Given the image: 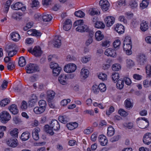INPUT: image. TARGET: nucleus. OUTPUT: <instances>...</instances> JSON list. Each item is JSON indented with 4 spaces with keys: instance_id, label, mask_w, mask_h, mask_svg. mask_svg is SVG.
I'll use <instances>...</instances> for the list:
<instances>
[{
    "instance_id": "13d9d810",
    "label": "nucleus",
    "mask_w": 151,
    "mask_h": 151,
    "mask_svg": "<svg viewBox=\"0 0 151 151\" xmlns=\"http://www.w3.org/2000/svg\"><path fill=\"white\" fill-rule=\"evenodd\" d=\"M109 45L110 42L108 40H106L102 42L101 45L102 47L105 48L109 47Z\"/></svg>"
},
{
    "instance_id": "37998d69",
    "label": "nucleus",
    "mask_w": 151,
    "mask_h": 151,
    "mask_svg": "<svg viewBox=\"0 0 151 151\" xmlns=\"http://www.w3.org/2000/svg\"><path fill=\"white\" fill-rule=\"evenodd\" d=\"M99 12L98 10L96 9H91L89 10L88 12L90 15H94L98 14Z\"/></svg>"
},
{
    "instance_id": "5701e85b",
    "label": "nucleus",
    "mask_w": 151,
    "mask_h": 151,
    "mask_svg": "<svg viewBox=\"0 0 151 151\" xmlns=\"http://www.w3.org/2000/svg\"><path fill=\"white\" fill-rule=\"evenodd\" d=\"M10 112L14 114H17L19 112L17 106L15 104H12L9 107Z\"/></svg>"
},
{
    "instance_id": "ea45409f",
    "label": "nucleus",
    "mask_w": 151,
    "mask_h": 151,
    "mask_svg": "<svg viewBox=\"0 0 151 151\" xmlns=\"http://www.w3.org/2000/svg\"><path fill=\"white\" fill-rule=\"evenodd\" d=\"M18 129H14L10 132V135L14 138L17 137L18 136Z\"/></svg>"
},
{
    "instance_id": "393cba45",
    "label": "nucleus",
    "mask_w": 151,
    "mask_h": 151,
    "mask_svg": "<svg viewBox=\"0 0 151 151\" xmlns=\"http://www.w3.org/2000/svg\"><path fill=\"white\" fill-rule=\"evenodd\" d=\"M11 38L12 40L15 41H18L20 38L19 34L17 32H13L11 34Z\"/></svg>"
},
{
    "instance_id": "a19ab883",
    "label": "nucleus",
    "mask_w": 151,
    "mask_h": 151,
    "mask_svg": "<svg viewBox=\"0 0 151 151\" xmlns=\"http://www.w3.org/2000/svg\"><path fill=\"white\" fill-rule=\"evenodd\" d=\"M126 107L127 108L130 109L133 106L132 104L130 101L129 99H126L124 102Z\"/></svg>"
},
{
    "instance_id": "cd10ccee",
    "label": "nucleus",
    "mask_w": 151,
    "mask_h": 151,
    "mask_svg": "<svg viewBox=\"0 0 151 151\" xmlns=\"http://www.w3.org/2000/svg\"><path fill=\"white\" fill-rule=\"evenodd\" d=\"M45 109L41 107L36 106L33 109L34 112L36 114H40L43 113Z\"/></svg>"
},
{
    "instance_id": "774afa93",
    "label": "nucleus",
    "mask_w": 151,
    "mask_h": 151,
    "mask_svg": "<svg viewBox=\"0 0 151 151\" xmlns=\"http://www.w3.org/2000/svg\"><path fill=\"white\" fill-rule=\"evenodd\" d=\"M116 5L118 6H124L126 4V1L125 0H119L116 3Z\"/></svg>"
},
{
    "instance_id": "49530a36",
    "label": "nucleus",
    "mask_w": 151,
    "mask_h": 151,
    "mask_svg": "<svg viewBox=\"0 0 151 151\" xmlns=\"http://www.w3.org/2000/svg\"><path fill=\"white\" fill-rule=\"evenodd\" d=\"M112 79L114 81H117L118 79L119 78V74L118 72H114L113 73L111 76Z\"/></svg>"
},
{
    "instance_id": "39448f33",
    "label": "nucleus",
    "mask_w": 151,
    "mask_h": 151,
    "mask_svg": "<svg viewBox=\"0 0 151 151\" xmlns=\"http://www.w3.org/2000/svg\"><path fill=\"white\" fill-rule=\"evenodd\" d=\"M0 117L1 122L6 123L10 119L11 116L8 112L6 111H4L1 113Z\"/></svg>"
},
{
    "instance_id": "4be33fe9",
    "label": "nucleus",
    "mask_w": 151,
    "mask_h": 151,
    "mask_svg": "<svg viewBox=\"0 0 151 151\" xmlns=\"http://www.w3.org/2000/svg\"><path fill=\"white\" fill-rule=\"evenodd\" d=\"M55 95V92L52 90H49L47 92V99L48 102L51 101Z\"/></svg>"
},
{
    "instance_id": "6e6d98bb",
    "label": "nucleus",
    "mask_w": 151,
    "mask_h": 151,
    "mask_svg": "<svg viewBox=\"0 0 151 151\" xmlns=\"http://www.w3.org/2000/svg\"><path fill=\"white\" fill-rule=\"evenodd\" d=\"M75 15L79 17H83L85 16V14L82 11L79 10L75 12Z\"/></svg>"
},
{
    "instance_id": "72a5a7b5",
    "label": "nucleus",
    "mask_w": 151,
    "mask_h": 151,
    "mask_svg": "<svg viewBox=\"0 0 151 151\" xmlns=\"http://www.w3.org/2000/svg\"><path fill=\"white\" fill-rule=\"evenodd\" d=\"M116 86L117 88L119 89H122L124 86V81L122 79H119L116 83Z\"/></svg>"
},
{
    "instance_id": "ddd939ff",
    "label": "nucleus",
    "mask_w": 151,
    "mask_h": 151,
    "mask_svg": "<svg viewBox=\"0 0 151 151\" xmlns=\"http://www.w3.org/2000/svg\"><path fill=\"white\" fill-rule=\"evenodd\" d=\"M61 39L60 37L58 36H56L53 40V44L55 47H59L61 45Z\"/></svg>"
},
{
    "instance_id": "0e129e2a",
    "label": "nucleus",
    "mask_w": 151,
    "mask_h": 151,
    "mask_svg": "<svg viewBox=\"0 0 151 151\" xmlns=\"http://www.w3.org/2000/svg\"><path fill=\"white\" fill-rule=\"evenodd\" d=\"M91 58L90 57L84 56L82 58L81 61L83 63H86L90 60Z\"/></svg>"
},
{
    "instance_id": "f8f14e48",
    "label": "nucleus",
    "mask_w": 151,
    "mask_h": 151,
    "mask_svg": "<svg viewBox=\"0 0 151 151\" xmlns=\"http://www.w3.org/2000/svg\"><path fill=\"white\" fill-rule=\"evenodd\" d=\"M50 126L54 130H58L60 128V125L58 122L56 120H53L51 121Z\"/></svg>"
},
{
    "instance_id": "4d7b16f0",
    "label": "nucleus",
    "mask_w": 151,
    "mask_h": 151,
    "mask_svg": "<svg viewBox=\"0 0 151 151\" xmlns=\"http://www.w3.org/2000/svg\"><path fill=\"white\" fill-rule=\"evenodd\" d=\"M99 88L101 92H104L106 90L105 85L103 83H101L99 85Z\"/></svg>"
},
{
    "instance_id": "c85d7f7f",
    "label": "nucleus",
    "mask_w": 151,
    "mask_h": 151,
    "mask_svg": "<svg viewBox=\"0 0 151 151\" xmlns=\"http://www.w3.org/2000/svg\"><path fill=\"white\" fill-rule=\"evenodd\" d=\"M148 28V24L146 21H143L140 24V29L143 31H145Z\"/></svg>"
},
{
    "instance_id": "dca6fc26",
    "label": "nucleus",
    "mask_w": 151,
    "mask_h": 151,
    "mask_svg": "<svg viewBox=\"0 0 151 151\" xmlns=\"http://www.w3.org/2000/svg\"><path fill=\"white\" fill-rule=\"evenodd\" d=\"M40 131V129L39 127L35 128L32 131V136L33 139L35 140L39 139L38 133Z\"/></svg>"
},
{
    "instance_id": "aec40b11",
    "label": "nucleus",
    "mask_w": 151,
    "mask_h": 151,
    "mask_svg": "<svg viewBox=\"0 0 151 151\" xmlns=\"http://www.w3.org/2000/svg\"><path fill=\"white\" fill-rule=\"evenodd\" d=\"M58 80L60 83L63 85L67 84V77L65 74H61L59 77Z\"/></svg>"
},
{
    "instance_id": "a18cd8bd",
    "label": "nucleus",
    "mask_w": 151,
    "mask_h": 151,
    "mask_svg": "<svg viewBox=\"0 0 151 151\" xmlns=\"http://www.w3.org/2000/svg\"><path fill=\"white\" fill-rule=\"evenodd\" d=\"M99 78L102 81L106 80L107 78V75L103 73H101L98 75Z\"/></svg>"
},
{
    "instance_id": "4c0bfd02",
    "label": "nucleus",
    "mask_w": 151,
    "mask_h": 151,
    "mask_svg": "<svg viewBox=\"0 0 151 151\" xmlns=\"http://www.w3.org/2000/svg\"><path fill=\"white\" fill-rule=\"evenodd\" d=\"M146 73L149 77L151 76V65L150 64H147L145 67Z\"/></svg>"
},
{
    "instance_id": "c9c22d12",
    "label": "nucleus",
    "mask_w": 151,
    "mask_h": 151,
    "mask_svg": "<svg viewBox=\"0 0 151 151\" xmlns=\"http://www.w3.org/2000/svg\"><path fill=\"white\" fill-rule=\"evenodd\" d=\"M104 24L101 22L97 21L95 24V27L98 28L103 29L105 27Z\"/></svg>"
},
{
    "instance_id": "680f3d73",
    "label": "nucleus",
    "mask_w": 151,
    "mask_h": 151,
    "mask_svg": "<svg viewBox=\"0 0 151 151\" xmlns=\"http://www.w3.org/2000/svg\"><path fill=\"white\" fill-rule=\"evenodd\" d=\"M52 128L50 126V127H48V128H46L45 129L46 132L51 136L53 135L54 134V132Z\"/></svg>"
},
{
    "instance_id": "603ef678",
    "label": "nucleus",
    "mask_w": 151,
    "mask_h": 151,
    "mask_svg": "<svg viewBox=\"0 0 151 151\" xmlns=\"http://www.w3.org/2000/svg\"><path fill=\"white\" fill-rule=\"evenodd\" d=\"M118 113L121 116L124 117L127 116L128 114L127 112L122 109H120L119 110Z\"/></svg>"
},
{
    "instance_id": "4468645a",
    "label": "nucleus",
    "mask_w": 151,
    "mask_h": 151,
    "mask_svg": "<svg viewBox=\"0 0 151 151\" xmlns=\"http://www.w3.org/2000/svg\"><path fill=\"white\" fill-rule=\"evenodd\" d=\"M89 74L88 70L85 68H83L81 70L80 72V77L81 78L85 79L88 77Z\"/></svg>"
},
{
    "instance_id": "bf43d9fd",
    "label": "nucleus",
    "mask_w": 151,
    "mask_h": 151,
    "mask_svg": "<svg viewBox=\"0 0 151 151\" xmlns=\"http://www.w3.org/2000/svg\"><path fill=\"white\" fill-rule=\"evenodd\" d=\"M93 131V128L88 127L85 129L83 131L84 133L86 134H91Z\"/></svg>"
},
{
    "instance_id": "7ed1b4c3",
    "label": "nucleus",
    "mask_w": 151,
    "mask_h": 151,
    "mask_svg": "<svg viewBox=\"0 0 151 151\" xmlns=\"http://www.w3.org/2000/svg\"><path fill=\"white\" fill-rule=\"evenodd\" d=\"M38 68V67L36 65L31 63L27 65L25 68L26 72L28 73H31L37 71Z\"/></svg>"
},
{
    "instance_id": "e2e57ef3",
    "label": "nucleus",
    "mask_w": 151,
    "mask_h": 151,
    "mask_svg": "<svg viewBox=\"0 0 151 151\" xmlns=\"http://www.w3.org/2000/svg\"><path fill=\"white\" fill-rule=\"evenodd\" d=\"M70 99H64L61 101L60 104L62 106H65L68 103L70 102Z\"/></svg>"
},
{
    "instance_id": "1a4fd4ad",
    "label": "nucleus",
    "mask_w": 151,
    "mask_h": 151,
    "mask_svg": "<svg viewBox=\"0 0 151 151\" xmlns=\"http://www.w3.org/2000/svg\"><path fill=\"white\" fill-rule=\"evenodd\" d=\"M144 143L149 145L151 143V133H147L144 136L143 139Z\"/></svg>"
},
{
    "instance_id": "8fccbe9b",
    "label": "nucleus",
    "mask_w": 151,
    "mask_h": 151,
    "mask_svg": "<svg viewBox=\"0 0 151 151\" xmlns=\"http://www.w3.org/2000/svg\"><path fill=\"white\" fill-rule=\"evenodd\" d=\"M9 102V100L8 99H6L2 100L0 102V105L1 106H4Z\"/></svg>"
},
{
    "instance_id": "f03ea898",
    "label": "nucleus",
    "mask_w": 151,
    "mask_h": 151,
    "mask_svg": "<svg viewBox=\"0 0 151 151\" xmlns=\"http://www.w3.org/2000/svg\"><path fill=\"white\" fill-rule=\"evenodd\" d=\"M76 68L77 66L75 64L70 63L65 66L64 70L66 72L70 73L75 71Z\"/></svg>"
},
{
    "instance_id": "f704fd0d",
    "label": "nucleus",
    "mask_w": 151,
    "mask_h": 151,
    "mask_svg": "<svg viewBox=\"0 0 151 151\" xmlns=\"http://www.w3.org/2000/svg\"><path fill=\"white\" fill-rule=\"evenodd\" d=\"M149 3L148 0H143L140 4V6L142 9H144L148 6Z\"/></svg>"
},
{
    "instance_id": "f3484780",
    "label": "nucleus",
    "mask_w": 151,
    "mask_h": 151,
    "mask_svg": "<svg viewBox=\"0 0 151 151\" xmlns=\"http://www.w3.org/2000/svg\"><path fill=\"white\" fill-rule=\"evenodd\" d=\"M99 141L101 145L102 146H105L108 143V140L106 137L104 135H100L99 137Z\"/></svg>"
},
{
    "instance_id": "9b49d317",
    "label": "nucleus",
    "mask_w": 151,
    "mask_h": 151,
    "mask_svg": "<svg viewBox=\"0 0 151 151\" xmlns=\"http://www.w3.org/2000/svg\"><path fill=\"white\" fill-rule=\"evenodd\" d=\"M76 30L77 31L81 32L90 31L89 28L87 25H85L83 26H82V25H79L76 28Z\"/></svg>"
},
{
    "instance_id": "423d86ee",
    "label": "nucleus",
    "mask_w": 151,
    "mask_h": 151,
    "mask_svg": "<svg viewBox=\"0 0 151 151\" xmlns=\"http://www.w3.org/2000/svg\"><path fill=\"white\" fill-rule=\"evenodd\" d=\"M146 56L143 53H140L137 56V61L140 65H144L147 62Z\"/></svg>"
},
{
    "instance_id": "09e8293b",
    "label": "nucleus",
    "mask_w": 151,
    "mask_h": 151,
    "mask_svg": "<svg viewBox=\"0 0 151 151\" xmlns=\"http://www.w3.org/2000/svg\"><path fill=\"white\" fill-rule=\"evenodd\" d=\"M121 44V42L119 40H115L113 43V46L115 48L118 49L119 48Z\"/></svg>"
},
{
    "instance_id": "338daca9",
    "label": "nucleus",
    "mask_w": 151,
    "mask_h": 151,
    "mask_svg": "<svg viewBox=\"0 0 151 151\" xmlns=\"http://www.w3.org/2000/svg\"><path fill=\"white\" fill-rule=\"evenodd\" d=\"M37 101V97L36 96H35L33 98H32L29 101V104L31 106L33 105Z\"/></svg>"
},
{
    "instance_id": "bb28decb",
    "label": "nucleus",
    "mask_w": 151,
    "mask_h": 151,
    "mask_svg": "<svg viewBox=\"0 0 151 151\" xmlns=\"http://www.w3.org/2000/svg\"><path fill=\"white\" fill-rule=\"evenodd\" d=\"M30 136V134L28 132H25L22 133L21 136V139L23 141L28 139Z\"/></svg>"
},
{
    "instance_id": "864d4df0",
    "label": "nucleus",
    "mask_w": 151,
    "mask_h": 151,
    "mask_svg": "<svg viewBox=\"0 0 151 151\" xmlns=\"http://www.w3.org/2000/svg\"><path fill=\"white\" fill-rule=\"evenodd\" d=\"M58 119L60 122L63 123H66L68 121V119L64 116H59Z\"/></svg>"
},
{
    "instance_id": "58836bf2",
    "label": "nucleus",
    "mask_w": 151,
    "mask_h": 151,
    "mask_svg": "<svg viewBox=\"0 0 151 151\" xmlns=\"http://www.w3.org/2000/svg\"><path fill=\"white\" fill-rule=\"evenodd\" d=\"M18 63L19 65L21 67H23L25 65L26 61L23 57H21L19 58Z\"/></svg>"
},
{
    "instance_id": "69168bd1",
    "label": "nucleus",
    "mask_w": 151,
    "mask_h": 151,
    "mask_svg": "<svg viewBox=\"0 0 151 151\" xmlns=\"http://www.w3.org/2000/svg\"><path fill=\"white\" fill-rule=\"evenodd\" d=\"M120 66L117 64L113 65L112 67V70L114 71H118L120 69Z\"/></svg>"
},
{
    "instance_id": "473e14b6",
    "label": "nucleus",
    "mask_w": 151,
    "mask_h": 151,
    "mask_svg": "<svg viewBox=\"0 0 151 151\" xmlns=\"http://www.w3.org/2000/svg\"><path fill=\"white\" fill-rule=\"evenodd\" d=\"M115 132L114 128L111 126L109 127L107 129V135L109 137H111L113 136Z\"/></svg>"
},
{
    "instance_id": "c03bdc74",
    "label": "nucleus",
    "mask_w": 151,
    "mask_h": 151,
    "mask_svg": "<svg viewBox=\"0 0 151 151\" xmlns=\"http://www.w3.org/2000/svg\"><path fill=\"white\" fill-rule=\"evenodd\" d=\"M126 62L127 66L129 68L132 67L134 65V62L130 59H127L126 60Z\"/></svg>"
},
{
    "instance_id": "de8ad7c7",
    "label": "nucleus",
    "mask_w": 151,
    "mask_h": 151,
    "mask_svg": "<svg viewBox=\"0 0 151 151\" xmlns=\"http://www.w3.org/2000/svg\"><path fill=\"white\" fill-rule=\"evenodd\" d=\"M7 67L9 70H12L15 68V63L14 62H10L7 64Z\"/></svg>"
},
{
    "instance_id": "a878e982",
    "label": "nucleus",
    "mask_w": 151,
    "mask_h": 151,
    "mask_svg": "<svg viewBox=\"0 0 151 151\" xmlns=\"http://www.w3.org/2000/svg\"><path fill=\"white\" fill-rule=\"evenodd\" d=\"M115 30L119 33L122 34L124 31V28L123 26L121 24H118L115 28Z\"/></svg>"
},
{
    "instance_id": "c756f323",
    "label": "nucleus",
    "mask_w": 151,
    "mask_h": 151,
    "mask_svg": "<svg viewBox=\"0 0 151 151\" xmlns=\"http://www.w3.org/2000/svg\"><path fill=\"white\" fill-rule=\"evenodd\" d=\"M78 126L77 123L74 122L70 123L67 124V127L70 130H72L76 128Z\"/></svg>"
},
{
    "instance_id": "7c9ffc66",
    "label": "nucleus",
    "mask_w": 151,
    "mask_h": 151,
    "mask_svg": "<svg viewBox=\"0 0 151 151\" xmlns=\"http://www.w3.org/2000/svg\"><path fill=\"white\" fill-rule=\"evenodd\" d=\"M22 6V4L21 3L19 2H17L15 4L12 5L11 6V7L13 10H18L20 9Z\"/></svg>"
},
{
    "instance_id": "79ce46f5",
    "label": "nucleus",
    "mask_w": 151,
    "mask_h": 151,
    "mask_svg": "<svg viewBox=\"0 0 151 151\" xmlns=\"http://www.w3.org/2000/svg\"><path fill=\"white\" fill-rule=\"evenodd\" d=\"M61 70V68L60 67L53 69L52 70V72L54 76H56L58 75L60 73Z\"/></svg>"
},
{
    "instance_id": "2eb2a0df",
    "label": "nucleus",
    "mask_w": 151,
    "mask_h": 151,
    "mask_svg": "<svg viewBox=\"0 0 151 151\" xmlns=\"http://www.w3.org/2000/svg\"><path fill=\"white\" fill-rule=\"evenodd\" d=\"M15 45L14 44H11L9 45V50L8 52V55L9 57H12L15 55L17 53L16 50H14V46Z\"/></svg>"
},
{
    "instance_id": "b1692460",
    "label": "nucleus",
    "mask_w": 151,
    "mask_h": 151,
    "mask_svg": "<svg viewBox=\"0 0 151 151\" xmlns=\"http://www.w3.org/2000/svg\"><path fill=\"white\" fill-rule=\"evenodd\" d=\"M95 39L98 41H100L104 38V35L101 31H97L95 33Z\"/></svg>"
},
{
    "instance_id": "f257e3e1",
    "label": "nucleus",
    "mask_w": 151,
    "mask_h": 151,
    "mask_svg": "<svg viewBox=\"0 0 151 151\" xmlns=\"http://www.w3.org/2000/svg\"><path fill=\"white\" fill-rule=\"evenodd\" d=\"M137 123L138 127L142 129L147 128L149 124L148 120L145 117L138 118L137 120Z\"/></svg>"
},
{
    "instance_id": "0eeeda50",
    "label": "nucleus",
    "mask_w": 151,
    "mask_h": 151,
    "mask_svg": "<svg viewBox=\"0 0 151 151\" xmlns=\"http://www.w3.org/2000/svg\"><path fill=\"white\" fill-rule=\"evenodd\" d=\"M99 4L103 11H106L108 9L109 3L107 0H101Z\"/></svg>"
},
{
    "instance_id": "9d476101",
    "label": "nucleus",
    "mask_w": 151,
    "mask_h": 151,
    "mask_svg": "<svg viewBox=\"0 0 151 151\" xmlns=\"http://www.w3.org/2000/svg\"><path fill=\"white\" fill-rule=\"evenodd\" d=\"M105 22L108 27H110L114 23V18L111 16H108L104 19Z\"/></svg>"
},
{
    "instance_id": "052dcab7",
    "label": "nucleus",
    "mask_w": 151,
    "mask_h": 151,
    "mask_svg": "<svg viewBox=\"0 0 151 151\" xmlns=\"http://www.w3.org/2000/svg\"><path fill=\"white\" fill-rule=\"evenodd\" d=\"M83 113L85 114H88L90 116H93L94 115V111L92 109H86L83 111Z\"/></svg>"
},
{
    "instance_id": "412c9836",
    "label": "nucleus",
    "mask_w": 151,
    "mask_h": 151,
    "mask_svg": "<svg viewBox=\"0 0 151 151\" xmlns=\"http://www.w3.org/2000/svg\"><path fill=\"white\" fill-rule=\"evenodd\" d=\"M123 50L126 52V53L127 55H130L132 54V52L131 49L132 47V45H126L123 44Z\"/></svg>"
},
{
    "instance_id": "6e6552de",
    "label": "nucleus",
    "mask_w": 151,
    "mask_h": 151,
    "mask_svg": "<svg viewBox=\"0 0 151 151\" xmlns=\"http://www.w3.org/2000/svg\"><path fill=\"white\" fill-rule=\"evenodd\" d=\"M104 54L107 56L114 58L115 57L116 55L115 50L112 48L107 49L104 52Z\"/></svg>"
},
{
    "instance_id": "e433bc0d",
    "label": "nucleus",
    "mask_w": 151,
    "mask_h": 151,
    "mask_svg": "<svg viewBox=\"0 0 151 151\" xmlns=\"http://www.w3.org/2000/svg\"><path fill=\"white\" fill-rule=\"evenodd\" d=\"M129 6L132 9H134L136 8L138 6L137 2L134 0H132L130 1L129 2Z\"/></svg>"
},
{
    "instance_id": "20e7f679",
    "label": "nucleus",
    "mask_w": 151,
    "mask_h": 151,
    "mask_svg": "<svg viewBox=\"0 0 151 151\" xmlns=\"http://www.w3.org/2000/svg\"><path fill=\"white\" fill-rule=\"evenodd\" d=\"M28 51L36 57L40 56L42 54L41 49L39 46H35L33 49L30 48Z\"/></svg>"
},
{
    "instance_id": "2f4dec72",
    "label": "nucleus",
    "mask_w": 151,
    "mask_h": 151,
    "mask_svg": "<svg viewBox=\"0 0 151 151\" xmlns=\"http://www.w3.org/2000/svg\"><path fill=\"white\" fill-rule=\"evenodd\" d=\"M42 19L45 22H49L52 19V17L50 14H45L42 16Z\"/></svg>"
},
{
    "instance_id": "3c124183",
    "label": "nucleus",
    "mask_w": 151,
    "mask_h": 151,
    "mask_svg": "<svg viewBox=\"0 0 151 151\" xmlns=\"http://www.w3.org/2000/svg\"><path fill=\"white\" fill-rule=\"evenodd\" d=\"M38 104L40 107L43 108L44 109H45L47 105L45 101L43 100H40L39 101Z\"/></svg>"
},
{
    "instance_id": "6ab92c4d",
    "label": "nucleus",
    "mask_w": 151,
    "mask_h": 151,
    "mask_svg": "<svg viewBox=\"0 0 151 151\" xmlns=\"http://www.w3.org/2000/svg\"><path fill=\"white\" fill-rule=\"evenodd\" d=\"M7 144L9 146L12 147H16L17 145V140L16 138L10 139L6 142Z\"/></svg>"
},
{
    "instance_id": "a211bd4d",
    "label": "nucleus",
    "mask_w": 151,
    "mask_h": 151,
    "mask_svg": "<svg viewBox=\"0 0 151 151\" xmlns=\"http://www.w3.org/2000/svg\"><path fill=\"white\" fill-rule=\"evenodd\" d=\"M27 32L29 35L36 37H39L41 34L40 32L35 29L29 30L27 31Z\"/></svg>"
},
{
    "instance_id": "5fc2aeb1",
    "label": "nucleus",
    "mask_w": 151,
    "mask_h": 151,
    "mask_svg": "<svg viewBox=\"0 0 151 151\" xmlns=\"http://www.w3.org/2000/svg\"><path fill=\"white\" fill-rule=\"evenodd\" d=\"M123 44L128 45L132 44L131 37L128 36L126 37L124 39Z\"/></svg>"
}]
</instances>
